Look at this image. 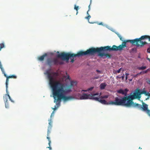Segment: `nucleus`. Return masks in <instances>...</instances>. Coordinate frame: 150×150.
Returning a JSON list of instances; mask_svg holds the SVG:
<instances>
[{"instance_id": "nucleus-18", "label": "nucleus", "mask_w": 150, "mask_h": 150, "mask_svg": "<svg viewBox=\"0 0 150 150\" xmlns=\"http://www.w3.org/2000/svg\"><path fill=\"white\" fill-rule=\"evenodd\" d=\"M99 97H100L99 98H102V99L106 98L108 97L109 96L108 95H105V96H100L99 95Z\"/></svg>"}, {"instance_id": "nucleus-9", "label": "nucleus", "mask_w": 150, "mask_h": 150, "mask_svg": "<svg viewBox=\"0 0 150 150\" xmlns=\"http://www.w3.org/2000/svg\"><path fill=\"white\" fill-rule=\"evenodd\" d=\"M0 68L1 70V71L4 74V76L6 78V93H7L8 92V83L9 81V79H10L9 78L8 76L6 73L5 72L4 69L2 67V65L1 64H0Z\"/></svg>"}, {"instance_id": "nucleus-8", "label": "nucleus", "mask_w": 150, "mask_h": 150, "mask_svg": "<svg viewBox=\"0 0 150 150\" xmlns=\"http://www.w3.org/2000/svg\"><path fill=\"white\" fill-rule=\"evenodd\" d=\"M142 105V106L141 105L136 103H134L133 102L131 105V106L133 107H137L139 109H141L143 111L146 112L148 109V105L144 103H143Z\"/></svg>"}, {"instance_id": "nucleus-30", "label": "nucleus", "mask_w": 150, "mask_h": 150, "mask_svg": "<svg viewBox=\"0 0 150 150\" xmlns=\"http://www.w3.org/2000/svg\"><path fill=\"white\" fill-rule=\"evenodd\" d=\"M148 71V69H147V70H146L145 71H143V74H146L147 73V72Z\"/></svg>"}, {"instance_id": "nucleus-42", "label": "nucleus", "mask_w": 150, "mask_h": 150, "mask_svg": "<svg viewBox=\"0 0 150 150\" xmlns=\"http://www.w3.org/2000/svg\"><path fill=\"white\" fill-rule=\"evenodd\" d=\"M147 59L149 60L150 62V58L147 57Z\"/></svg>"}, {"instance_id": "nucleus-11", "label": "nucleus", "mask_w": 150, "mask_h": 150, "mask_svg": "<svg viewBox=\"0 0 150 150\" xmlns=\"http://www.w3.org/2000/svg\"><path fill=\"white\" fill-rule=\"evenodd\" d=\"M91 96L90 94L83 93L82 95L80 96V99L81 100L90 99Z\"/></svg>"}, {"instance_id": "nucleus-46", "label": "nucleus", "mask_w": 150, "mask_h": 150, "mask_svg": "<svg viewBox=\"0 0 150 150\" xmlns=\"http://www.w3.org/2000/svg\"><path fill=\"white\" fill-rule=\"evenodd\" d=\"M56 108H54L53 109L54 110H55L56 109Z\"/></svg>"}, {"instance_id": "nucleus-7", "label": "nucleus", "mask_w": 150, "mask_h": 150, "mask_svg": "<svg viewBox=\"0 0 150 150\" xmlns=\"http://www.w3.org/2000/svg\"><path fill=\"white\" fill-rule=\"evenodd\" d=\"M49 126L48 128L47 131V138L48 139L49 142L48 144L49 145V146L47 147V148L49 149L50 150H52V148L50 147V144L51 143V141L50 139V137H49L50 134L51 132V131L52 129V121L51 119L49 120Z\"/></svg>"}, {"instance_id": "nucleus-13", "label": "nucleus", "mask_w": 150, "mask_h": 150, "mask_svg": "<svg viewBox=\"0 0 150 150\" xmlns=\"http://www.w3.org/2000/svg\"><path fill=\"white\" fill-rule=\"evenodd\" d=\"M98 101L103 104L107 105H110V102H107L105 100L101 98H99V100Z\"/></svg>"}, {"instance_id": "nucleus-31", "label": "nucleus", "mask_w": 150, "mask_h": 150, "mask_svg": "<svg viewBox=\"0 0 150 150\" xmlns=\"http://www.w3.org/2000/svg\"><path fill=\"white\" fill-rule=\"evenodd\" d=\"M121 68L120 69H119L117 71V72L118 73H120L121 71Z\"/></svg>"}, {"instance_id": "nucleus-25", "label": "nucleus", "mask_w": 150, "mask_h": 150, "mask_svg": "<svg viewBox=\"0 0 150 150\" xmlns=\"http://www.w3.org/2000/svg\"><path fill=\"white\" fill-rule=\"evenodd\" d=\"M146 112L150 117V110L148 109V110L146 111Z\"/></svg>"}, {"instance_id": "nucleus-26", "label": "nucleus", "mask_w": 150, "mask_h": 150, "mask_svg": "<svg viewBox=\"0 0 150 150\" xmlns=\"http://www.w3.org/2000/svg\"><path fill=\"white\" fill-rule=\"evenodd\" d=\"M118 36L121 40L122 41H123V38H122V37L120 35H118Z\"/></svg>"}, {"instance_id": "nucleus-33", "label": "nucleus", "mask_w": 150, "mask_h": 150, "mask_svg": "<svg viewBox=\"0 0 150 150\" xmlns=\"http://www.w3.org/2000/svg\"><path fill=\"white\" fill-rule=\"evenodd\" d=\"M147 92L146 91H143V93L144 94H145L146 95V94H147Z\"/></svg>"}, {"instance_id": "nucleus-34", "label": "nucleus", "mask_w": 150, "mask_h": 150, "mask_svg": "<svg viewBox=\"0 0 150 150\" xmlns=\"http://www.w3.org/2000/svg\"><path fill=\"white\" fill-rule=\"evenodd\" d=\"M146 95L150 96V93H149V92H147V94H146Z\"/></svg>"}, {"instance_id": "nucleus-14", "label": "nucleus", "mask_w": 150, "mask_h": 150, "mask_svg": "<svg viewBox=\"0 0 150 150\" xmlns=\"http://www.w3.org/2000/svg\"><path fill=\"white\" fill-rule=\"evenodd\" d=\"M47 56V54L46 53H45L43 55L38 57V59L41 61H43L44 60L45 57Z\"/></svg>"}, {"instance_id": "nucleus-39", "label": "nucleus", "mask_w": 150, "mask_h": 150, "mask_svg": "<svg viewBox=\"0 0 150 150\" xmlns=\"http://www.w3.org/2000/svg\"><path fill=\"white\" fill-rule=\"evenodd\" d=\"M96 71L98 72V73H101V71L99 70H96Z\"/></svg>"}, {"instance_id": "nucleus-28", "label": "nucleus", "mask_w": 150, "mask_h": 150, "mask_svg": "<svg viewBox=\"0 0 150 150\" xmlns=\"http://www.w3.org/2000/svg\"><path fill=\"white\" fill-rule=\"evenodd\" d=\"M91 0H90V4L88 6V11L87 12V14H88V11H89L90 10V5L91 4Z\"/></svg>"}, {"instance_id": "nucleus-20", "label": "nucleus", "mask_w": 150, "mask_h": 150, "mask_svg": "<svg viewBox=\"0 0 150 150\" xmlns=\"http://www.w3.org/2000/svg\"><path fill=\"white\" fill-rule=\"evenodd\" d=\"M7 94H6V96H8V98L13 103H14V101H13V100H12L10 96L8 94V92H7Z\"/></svg>"}, {"instance_id": "nucleus-43", "label": "nucleus", "mask_w": 150, "mask_h": 150, "mask_svg": "<svg viewBox=\"0 0 150 150\" xmlns=\"http://www.w3.org/2000/svg\"><path fill=\"white\" fill-rule=\"evenodd\" d=\"M128 76H126V77H125V79H126V80H127V79H128Z\"/></svg>"}, {"instance_id": "nucleus-32", "label": "nucleus", "mask_w": 150, "mask_h": 150, "mask_svg": "<svg viewBox=\"0 0 150 150\" xmlns=\"http://www.w3.org/2000/svg\"><path fill=\"white\" fill-rule=\"evenodd\" d=\"M147 51L148 52L150 53V47L147 49Z\"/></svg>"}, {"instance_id": "nucleus-1", "label": "nucleus", "mask_w": 150, "mask_h": 150, "mask_svg": "<svg viewBox=\"0 0 150 150\" xmlns=\"http://www.w3.org/2000/svg\"><path fill=\"white\" fill-rule=\"evenodd\" d=\"M102 51L106 52L108 51V47L107 46L101 47L99 48H95L93 47L90 48L86 51H81L79 52L77 54L71 53H66L64 52L61 53L60 54L57 55V57L61 58L63 60H66L68 62L69 59L71 60V62L73 63L74 60V58L76 57H80L83 55H94L96 53H98V55L103 58L105 59L106 57L110 58L111 55L109 54L102 53Z\"/></svg>"}, {"instance_id": "nucleus-17", "label": "nucleus", "mask_w": 150, "mask_h": 150, "mask_svg": "<svg viewBox=\"0 0 150 150\" xmlns=\"http://www.w3.org/2000/svg\"><path fill=\"white\" fill-rule=\"evenodd\" d=\"M146 68V66H142V67H139L137 68V69L139 70H143Z\"/></svg>"}, {"instance_id": "nucleus-49", "label": "nucleus", "mask_w": 150, "mask_h": 150, "mask_svg": "<svg viewBox=\"0 0 150 150\" xmlns=\"http://www.w3.org/2000/svg\"><path fill=\"white\" fill-rule=\"evenodd\" d=\"M59 52H57V53H58Z\"/></svg>"}, {"instance_id": "nucleus-45", "label": "nucleus", "mask_w": 150, "mask_h": 150, "mask_svg": "<svg viewBox=\"0 0 150 150\" xmlns=\"http://www.w3.org/2000/svg\"><path fill=\"white\" fill-rule=\"evenodd\" d=\"M149 83L150 84V80L149 81Z\"/></svg>"}, {"instance_id": "nucleus-19", "label": "nucleus", "mask_w": 150, "mask_h": 150, "mask_svg": "<svg viewBox=\"0 0 150 150\" xmlns=\"http://www.w3.org/2000/svg\"><path fill=\"white\" fill-rule=\"evenodd\" d=\"M4 44L3 43H1L0 44V51L1 50V49L4 48ZM0 64H1V62H0Z\"/></svg>"}, {"instance_id": "nucleus-24", "label": "nucleus", "mask_w": 150, "mask_h": 150, "mask_svg": "<svg viewBox=\"0 0 150 150\" xmlns=\"http://www.w3.org/2000/svg\"><path fill=\"white\" fill-rule=\"evenodd\" d=\"M137 48H134L131 49V51L132 52H136Z\"/></svg>"}, {"instance_id": "nucleus-6", "label": "nucleus", "mask_w": 150, "mask_h": 150, "mask_svg": "<svg viewBox=\"0 0 150 150\" xmlns=\"http://www.w3.org/2000/svg\"><path fill=\"white\" fill-rule=\"evenodd\" d=\"M47 64L51 67L52 65H57L59 64H62L63 62L62 61H60L56 58L52 59L48 58L47 59Z\"/></svg>"}, {"instance_id": "nucleus-4", "label": "nucleus", "mask_w": 150, "mask_h": 150, "mask_svg": "<svg viewBox=\"0 0 150 150\" xmlns=\"http://www.w3.org/2000/svg\"><path fill=\"white\" fill-rule=\"evenodd\" d=\"M139 95L138 92H135L132 95L124 96L121 98L116 97L115 98L114 101H110V104L111 105H123L127 107H130L133 103L132 100L139 97L138 96Z\"/></svg>"}, {"instance_id": "nucleus-22", "label": "nucleus", "mask_w": 150, "mask_h": 150, "mask_svg": "<svg viewBox=\"0 0 150 150\" xmlns=\"http://www.w3.org/2000/svg\"><path fill=\"white\" fill-rule=\"evenodd\" d=\"M93 87H91L90 88H88L87 90H82V91H89L92 90L93 89Z\"/></svg>"}, {"instance_id": "nucleus-10", "label": "nucleus", "mask_w": 150, "mask_h": 150, "mask_svg": "<svg viewBox=\"0 0 150 150\" xmlns=\"http://www.w3.org/2000/svg\"><path fill=\"white\" fill-rule=\"evenodd\" d=\"M96 96H99V93H96L94 94H90L91 96L90 98V99H93L96 101H98L99 100V97Z\"/></svg>"}, {"instance_id": "nucleus-40", "label": "nucleus", "mask_w": 150, "mask_h": 150, "mask_svg": "<svg viewBox=\"0 0 150 150\" xmlns=\"http://www.w3.org/2000/svg\"><path fill=\"white\" fill-rule=\"evenodd\" d=\"M147 39H149V40L150 41V36L148 35Z\"/></svg>"}, {"instance_id": "nucleus-38", "label": "nucleus", "mask_w": 150, "mask_h": 150, "mask_svg": "<svg viewBox=\"0 0 150 150\" xmlns=\"http://www.w3.org/2000/svg\"><path fill=\"white\" fill-rule=\"evenodd\" d=\"M117 79H120L121 78V77L119 76H116Z\"/></svg>"}, {"instance_id": "nucleus-41", "label": "nucleus", "mask_w": 150, "mask_h": 150, "mask_svg": "<svg viewBox=\"0 0 150 150\" xmlns=\"http://www.w3.org/2000/svg\"><path fill=\"white\" fill-rule=\"evenodd\" d=\"M129 75V74L126 73L125 74L126 76H128Z\"/></svg>"}, {"instance_id": "nucleus-27", "label": "nucleus", "mask_w": 150, "mask_h": 150, "mask_svg": "<svg viewBox=\"0 0 150 150\" xmlns=\"http://www.w3.org/2000/svg\"><path fill=\"white\" fill-rule=\"evenodd\" d=\"M91 18V16L89 15H88V16H87V17H86L85 18L87 19V20H88V21H89V19Z\"/></svg>"}, {"instance_id": "nucleus-35", "label": "nucleus", "mask_w": 150, "mask_h": 150, "mask_svg": "<svg viewBox=\"0 0 150 150\" xmlns=\"http://www.w3.org/2000/svg\"><path fill=\"white\" fill-rule=\"evenodd\" d=\"M121 78L122 79H124V78L125 77V75L124 74L123 76H121Z\"/></svg>"}, {"instance_id": "nucleus-3", "label": "nucleus", "mask_w": 150, "mask_h": 150, "mask_svg": "<svg viewBox=\"0 0 150 150\" xmlns=\"http://www.w3.org/2000/svg\"><path fill=\"white\" fill-rule=\"evenodd\" d=\"M148 35H145L142 36L139 38H137L132 40H124L122 42L121 45L118 46L115 45H113L112 47L110 46H107L108 51H121L122 50L123 48L126 47V43L127 42H130L132 44L136 45L137 47H142L144 45L147 44V43L142 41V40H144L147 38Z\"/></svg>"}, {"instance_id": "nucleus-21", "label": "nucleus", "mask_w": 150, "mask_h": 150, "mask_svg": "<svg viewBox=\"0 0 150 150\" xmlns=\"http://www.w3.org/2000/svg\"><path fill=\"white\" fill-rule=\"evenodd\" d=\"M9 78H13V79H16L17 78V76L15 75H13L11 76H8Z\"/></svg>"}, {"instance_id": "nucleus-23", "label": "nucleus", "mask_w": 150, "mask_h": 150, "mask_svg": "<svg viewBox=\"0 0 150 150\" xmlns=\"http://www.w3.org/2000/svg\"><path fill=\"white\" fill-rule=\"evenodd\" d=\"M78 8L79 6H76V5H74V9L77 11L76 14H77L78 13Z\"/></svg>"}, {"instance_id": "nucleus-36", "label": "nucleus", "mask_w": 150, "mask_h": 150, "mask_svg": "<svg viewBox=\"0 0 150 150\" xmlns=\"http://www.w3.org/2000/svg\"><path fill=\"white\" fill-rule=\"evenodd\" d=\"M141 74H143V71H141L139 73H138V75H139Z\"/></svg>"}, {"instance_id": "nucleus-44", "label": "nucleus", "mask_w": 150, "mask_h": 150, "mask_svg": "<svg viewBox=\"0 0 150 150\" xmlns=\"http://www.w3.org/2000/svg\"><path fill=\"white\" fill-rule=\"evenodd\" d=\"M102 24V23H100L99 24V25H101V24Z\"/></svg>"}, {"instance_id": "nucleus-2", "label": "nucleus", "mask_w": 150, "mask_h": 150, "mask_svg": "<svg viewBox=\"0 0 150 150\" xmlns=\"http://www.w3.org/2000/svg\"><path fill=\"white\" fill-rule=\"evenodd\" d=\"M46 73L47 75L49 81V84L52 89V91H54V90H57L59 89H62L64 91L63 93H69L71 91L73 87L76 85V81H71L70 84L67 85L65 89H64V84L57 80L59 75L58 73L54 72L50 73L47 71Z\"/></svg>"}, {"instance_id": "nucleus-12", "label": "nucleus", "mask_w": 150, "mask_h": 150, "mask_svg": "<svg viewBox=\"0 0 150 150\" xmlns=\"http://www.w3.org/2000/svg\"><path fill=\"white\" fill-rule=\"evenodd\" d=\"M128 90L127 88H125L124 90L122 89H120L117 91V92L119 93L122 94L123 95H124L126 96L127 94V92L128 91Z\"/></svg>"}, {"instance_id": "nucleus-47", "label": "nucleus", "mask_w": 150, "mask_h": 150, "mask_svg": "<svg viewBox=\"0 0 150 150\" xmlns=\"http://www.w3.org/2000/svg\"><path fill=\"white\" fill-rule=\"evenodd\" d=\"M139 149H142V148H141V147H139Z\"/></svg>"}, {"instance_id": "nucleus-16", "label": "nucleus", "mask_w": 150, "mask_h": 150, "mask_svg": "<svg viewBox=\"0 0 150 150\" xmlns=\"http://www.w3.org/2000/svg\"><path fill=\"white\" fill-rule=\"evenodd\" d=\"M5 100V105L6 108H8L9 107V105L7 98H6V100Z\"/></svg>"}, {"instance_id": "nucleus-48", "label": "nucleus", "mask_w": 150, "mask_h": 150, "mask_svg": "<svg viewBox=\"0 0 150 150\" xmlns=\"http://www.w3.org/2000/svg\"><path fill=\"white\" fill-rule=\"evenodd\" d=\"M96 78V79H98V78H97H97Z\"/></svg>"}, {"instance_id": "nucleus-37", "label": "nucleus", "mask_w": 150, "mask_h": 150, "mask_svg": "<svg viewBox=\"0 0 150 150\" xmlns=\"http://www.w3.org/2000/svg\"><path fill=\"white\" fill-rule=\"evenodd\" d=\"M138 75H138V74H136V75H134L133 77H137Z\"/></svg>"}, {"instance_id": "nucleus-15", "label": "nucleus", "mask_w": 150, "mask_h": 150, "mask_svg": "<svg viewBox=\"0 0 150 150\" xmlns=\"http://www.w3.org/2000/svg\"><path fill=\"white\" fill-rule=\"evenodd\" d=\"M106 84L105 83H102L100 85V88L101 89H103L106 86Z\"/></svg>"}, {"instance_id": "nucleus-5", "label": "nucleus", "mask_w": 150, "mask_h": 150, "mask_svg": "<svg viewBox=\"0 0 150 150\" xmlns=\"http://www.w3.org/2000/svg\"><path fill=\"white\" fill-rule=\"evenodd\" d=\"M63 91L62 89H59L57 90H54V91H52L54 102L56 103L57 105H60L61 99L66 101L74 98L72 96H65L64 94V93H63Z\"/></svg>"}, {"instance_id": "nucleus-29", "label": "nucleus", "mask_w": 150, "mask_h": 150, "mask_svg": "<svg viewBox=\"0 0 150 150\" xmlns=\"http://www.w3.org/2000/svg\"><path fill=\"white\" fill-rule=\"evenodd\" d=\"M64 77L66 78V80L67 79H69V80H70V78L69 75H68L67 76H65Z\"/></svg>"}]
</instances>
